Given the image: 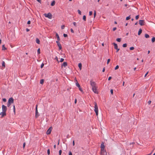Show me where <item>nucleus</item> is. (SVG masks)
<instances>
[{"mask_svg": "<svg viewBox=\"0 0 155 155\" xmlns=\"http://www.w3.org/2000/svg\"><path fill=\"white\" fill-rule=\"evenodd\" d=\"M94 111L95 112L96 115L97 116L98 115V107L97 103L95 102H94Z\"/></svg>", "mask_w": 155, "mask_h": 155, "instance_id": "1", "label": "nucleus"}, {"mask_svg": "<svg viewBox=\"0 0 155 155\" xmlns=\"http://www.w3.org/2000/svg\"><path fill=\"white\" fill-rule=\"evenodd\" d=\"M44 15L45 17L48 18L50 19L52 18V15L50 13H49L48 14H45Z\"/></svg>", "mask_w": 155, "mask_h": 155, "instance_id": "2", "label": "nucleus"}, {"mask_svg": "<svg viewBox=\"0 0 155 155\" xmlns=\"http://www.w3.org/2000/svg\"><path fill=\"white\" fill-rule=\"evenodd\" d=\"M90 84L92 87V88L97 87L96 84L94 81H93L92 80L90 81Z\"/></svg>", "mask_w": 155, "mask_h": 155, "instance_id": "3", "label": "nucleus"}, {"mask_svg": "<svg viewBox=\"0 0 155 155\" xmlns=\"http://www.w3.org/2000/svg\"><path fill=\"white\" fill-rule=\"evenodd\" d=\"M2 111L6 113V111L7 110V107L6 106L4 105H2Z\"/></svg>", "mask_w": 155, "mask_h": 155, "instance_id": "4", "label": "nucleus"}, {"mask_svg": "<svg viewBox=\"0 0 155 155\" xmlns=\"http://www.w3.org/2000/svg\"><path fill=\"white\" fill-rule=\"evenodd\" d=\"M52 129V127H50L47 131L46 133V134L47 135L50 134L51 133Z\"/></svg>", "mask_w": 155, "mask_h": 155, "instance_id": "5", "label": "nucleus"}, {"mask_svg": "<svg viewBox=\"0 0 155 155\" xmlns=\"http://www.w3.org/2000/svg\"><path fill=\"white\" fill-rule=\"evenodd\" d=\"M101 155H107V153L104 149L101 150Z\"/></svg>", "mask_w": 155, "mask_h": 155, "instance_id": "6", "label": "nucleus"}, {"mask_svg": "<svg viewBox=\"0 0 155 155\" xmlns=\"http://www.w3.org/2000/svg\"><path fill=\"white\" fill-rule=\"evenodd\" d=\"M97 86L92 88L93 91L95 94H98V92L97 90Z\"/></svg>", "mask_w": 155, "mask_h": 155, "instance_id": "7", "label": "nucleus"}, {"mask_svg": "<svg viewBox=\"0 0 155 155\" xmlns=\"http://www.w3.org/2000/svg\"><path fill=\"white\" fill-rule=\"evenodd\" d=\"M8 102L10 103L11 104L13 103L14 99L13 98L11 97L9 98Z\"/></svg>", "mask_w": 155, "mask_h": 155, "instance_id": "8", "label": "nucleus"}, {"mask_svg": "<svg viewBox=\"0 0 155 155\" xmlns=\"http://www.w3.org/2000/svg\"><path fill=\"white\" fill-rule=\"evenodd\" d=\"M139 24L141 26L143 25L144 24V20H140L139 21Z\"/></svg>", "mask_w": 155, "mask_h": 155, "instance_id": "9", "label": "nucleus"}, {"mask_svg": "<svg viewBox=\"0 0 155 155\" xmlns=\"http://www.w3.org/2000/svg\"><path fill=\"white\" fill-rule=\"evenodd\" d=\"M0 115H1L2 118L4 116L6 115V113L2 111L0 113Z\"/></svg>", "mask_w": 155, "mask_h": 155, "instance_id": "10", "label": "nucleus"}, {"mask_svg": "<svg viewBox=\"0 0 155 155\" xmlns=\"http://www.w3.org/2000/svg\"><path fill=\"white\" fill-rule=\"evenodd\" d=\"M105 146L104 145V143L103 142L102 143L101 145V150L104 149Z\"/></svg>", "mask_w": 155, "mask_h": 155, "instance_id": "11", "label": "nucleus"}, {"mask_svg": "<svg viewBox=\"0 0 155 155\" xmlns=\"http://www.w3.org/2000/svg\"><path fill=\"white\" fill-rule=\"evenodd\" d=\"M67 63L66 62H64L63 63V64L61 66V68H62L63 66L64 67H66L67 66Z\"/></svg>", "mask_w": 155, "mask_h": 155, "instance_id": "12", "label": "nucleus"}, {"mask_svg": "<svg viewBox=\"0 0 155 155\" xmlns=\"http://www.w3.org/2000/svg\"><path fill=\"white\" fill-rule=\"evenodd\" d=\"M38 110H36L35 114V117L36 118H37L39 116V115L38 114Z\"/></svg>", "mask_w": 155, "mask_h": 155, "instance_id": "13", "label": "nucleus"}, {"mask_svg": "<svg viewBox=\"0 0 155 155\" xmlns=\"http://www.w3.org/2000/svg\"><path fill=\"white\" fill-rule=\"evenodd\" d=\"M76 82H75V84H76V86L78 87H80V85L78 83V81H77V80H76Z\"/></svg>", "mask_w": 155, "mask_h": 155, "instance_id": "14", "label": "nucleus"}, {"mask_svg": "<svg viewBox=\"0 0 155 155\" xmlns=\"http://www.w3.org/2000/svg\"><path fill=\"white\" fill-rule=\"evenodd\" d=\"M113 44L114 46V48L115 49H117L118 48V46H117V45L115 43H114Z\"/></svg>", "mask_w": 155, "mask_h": 155, "instance_id": "15", "label": "nucleus"}, {"mask_svg": "<svg viewBox=\"0 0 155 155\" xmlns=\"http://www.w3.org/2000/svg\"><path fill=\"white\" fill-rule=\"evenodd\" d=\"M57 45L59 48V49L60 50H61L62 48V47H61V44L60 43H59V44L58 43Z\"/></svg>", "mask_w": 155, "mask_h": 155, "instance_id": "16", "label": "nucleus"}, {"mask_svg": "<svg viewBox=\"0 0 155 155\" xmlns=\"http://www.w3.org/2000/svg\"><path fill=\"white\" fill-rule=\"evenodd\" d=\"M78 66L79 67L80 70H81L82 68V64L81 63H80L78 64Z\"/></svg>", "mask_w": 155, "mask_h": 155, "instance_id": "17", "label": "nucleus"}, {"mask_svg": "<svg viewBox=\"0 0 155 155\" xmlns=\"http://www.w3.org/2000/svg\"><path fill=\"white\" fill-rule=\"evenodd\" d=\"M56 36L58 40V41H59L60 40V38L58 34L57 33H56Z\"/></svg>", "mask_w": 155, "mask_h": 155, "instance_id": "18", "label": "nucleus"}, {"mask_svg": "<svg viewBox=\"0 0 155 155\" xmlns=\"http://www.w3.org/2000/svg\"><path fill=\"white\" fill-rule=\"evenodd\" d=\"M36 42L38 44H40V41L39 40L38 38H36Z\"/></svg>", "mask_w": 155, "mask_h": 155, "instance_id": "19", "label": "nucleus"}, {"mask_svg": "<svg viewBox=\"0 0 155 155\" xmlns=\"http://www.w3.org/2000/svg\"><path fill=\"white\" fill-rule=\"evenodd\" d=\"M142 30L141 29H140L138 32V35H140L142 33Z\"/></svg>", "mask_w": 155, "mask_h": 155, "instance_id": "20", "label": "nucleus"}, {"mask_svg": "<svg viewBox=\"0 0 155 155\" xmlns=\"http://www.w3.org/2000/svg\"><path fill=\"white\" fill-rule=\"evenodd\" d=\"M7 49L5 47V45H3L2 47V50H5Z\"/></svg>", "mask_w": 155, "mask_h": 155, "instance_id": "21", "label": "nucleus"}, {"mask_svg": "<svg viewBox=\"0 0 155 155\" xmlns=\"http://www.w3.org/2000/svg\"><path fill=\"white\" fill-rule=\"evenodd\" d=\"M55 4V2L54 1H53L51 4V5L52 6H53Z\"/></svg>", "mask_w": 155, "mask_h": 155, "instance_id": "22", "label": "nucleus"}, {"mask_svg": "<svg viewBox=\"0 0 155 155\" xmlns=\"http://www.w3.org/2000/svg\"><path fill=\"white\" fill-rule=\"evenodd\" d=\"M145 37L146 38H148L149 37V36L147 34H145Z\"/></svg>", "mask_w": 155, "mask_h": 155, "instance_id": "23", "label": "nucleus"}, {"mask_svg": "<svg viewBox=\"0 0 155 155\" xmlns=\"http://www.w3.org/2000/svg\"><path fill=\"white\" fill-rule=\"evenodd\" d=\"M2 67H5V62L4 61H3L2 62Z\"/></svg>", "mask_w": 155, "mask_h": 155, "instance_id": "24", "label": "nucleus"}, {"mask_svg": "<svg viewBox=\"0 0 155 155\" xmlns=\"http://www.w3.org/2000/svg\"><path fill=\"white\" fill-rule=\"evenodd\" d=\"M13 111L14 113H15V105H14L13 106Z\"/></svg>", "mask_w": 155, "mask_h": 155, "instance_id": "25", "label": "nucleus"}, {"mask_svg": "<svg viewBox=\"0 0 155 155\" xmlns=\"http://www.w3.org/2000/svg\"><path fill=\"white\" fill-rule=\"evenodd\" d=\"M116 41L119 42H120L121 41V38H117L116 39Z\"/></svg>", "mask_w": 155, "mask_h": 155, "instance_id": "26", "label": "nucleus"}, {"mask_svg": "<svg viewBox=\"0 0 155 155\" xmlns=\"http://www.w3.org/2000/svg\"><path fill=\"white\" fill-rule=\"evenodd\" d=\"M44 80L43 79H41L40 80V83L41 84H43V83H44Z\"/></svg>", "mask_w": 155, "mask_h": 155, "instance_id": "27", "label": "nucleus"}, {"mask_svg": "<svg viewBox=\"0 0 155 155\" xmlns=\"http://www.w3.org/2000/svg\"><path fill=\"white\" fill-rule=\"evenodd\" d=\"M83 19L85 21H86V16L85 15L83 16Z\"/></svg>", "mask_w": 155, "mask_h": 155, "instance_id": "28", "label": "nucleus"}, {"mask_svg": "<svg viewBox=\"0 0 155 155\" xmlns=\"http://www.w3.org/2000/svg\"><path fill=\"white\" fill-rule=\"evenodd\" d=\"M155 41V38L153 37L152 39V42H154Z\"/></svg>", "mask_w": 155, "mask_h": 155, "instance_id": "29", "label": "nucleus"}, {"mask_svg": "<svg viewBox=\"0 0 155 155\" xmlns=\"http://www.w3.org/2000/svg\"><path fill=\"white\" fill-rule=\"evenodd\" d=\"M127 44H124L123 45V47L124 48H125L127 47Z\"/></svg>", "mask_w": 155, "mask_h": 155, "instance_id": "30", "label": "nucleus"}, {"mask_svg": "<svg viewBox=\"0 0 155 155\" xmlns=\"http://www.w3.org/2000/svg\"><path fill=\"white\" fill-rule=\"evenodd\" d=\"M130 16H128V17H126V20H129V19H130Z\"/></svg>", "mask_w": 155, "mask_h": 155, "instance_id": "31", "label": "nucleus"}, {"mask_svg": "<svg viewBox=\"0 0 155 155\" xmlns=\"http://www.w3.org/2000/svg\"><path fill=\"white\" fill-rule=\"evenodd\" d=\"M78 14L79 15H81V11L79 10H78Z\"/></svg>", "mask_w": 155, "mask_h": 155, "instance_id": "32", "label": "nucleus"}, {"mask_svg": "<svg viewBox=\"0 0 155 155\" xmlns=\"http://www.w3.org/2000/svg\"><path fill=\"white\" fill-rule=\"evenodd\" d=\"M96 14V12L95 11H94V18H95Z\"/></svg>", "mask_w": 155, "mask_h": 155, "instance_id": "33", "label": "nucleus"}, {"mask_svg": "<svg viewBox=\"0 0 155 155\" xmlns=\"http://www.w3.org/2000/svg\"><path fill=\"white\" fill-rule=\"evenodd\" d=\"M110 92L111 93V94L112 95H113V89H111L110 91Z\"/></svg>", "mask_w": 155, "mask_h": 155, "instance_id": "34", "label": "nucleus"}, {"mask_svg": "<svg viewBox=\"0 0 155 155\" xmlns=\"http://www.w3.org/2000/svg\"><path fill=\"white\" fill-rule=\"evenodd\" d=\"M40 48H38V49L37 52H38V54H40Z\"/></svg>", "mask_w": 155, "mask_h": 155, "instance_id": "35", "label": "nucleus"}, {"mask_svg": "<svg viewBox=\"0 0 155 155\" xmlns=\"http://www.w3.org/2000/svg\"><path fill=\"white\" fill-rule=\"evenodd\" d=\"M47 153L48 155H49L50 154V151L49 149H48L47 150Z\"/></svg>", "mask_w": 155, "mask_h": 155, "instance_id": "36", "label": "nucleus"}, {"mask_svg": "<svg viewBox=\"0 0 155 155\" xmlns=\"http://www.w3.org/2000/svg\"><path fill=\"white\" fill-rule=\"evenodd\" d=\"M134 48L133 47H131L130 48V49L131 50H133L134 49Z\"/></svg>", "mask_w": 155, "mask_h": 155, "instance_id": "37", "label": "nucleus"}, {"mask_svg": "<svg viewBox=\"0 0 155 155\" xmlns=\"http://www.w3.org/2000/svg\"><path fill=\"white\" fill-rule=\"evenodd\" d=\"M119 67L118 65H117L115 68V70H117L119 68Z\"/></svg>", "mask_w": 155, "mask_h": 155, "instance_id": "38", "label": "nucleus"}, {"mask_svg": "<svg viewBox=\"0 0 155 155\" xmlns=\"http://www.w3.org/2000/svg\"><path fill=\"white\" fill-rule=\"evenodd\" d=\"M110 59H108L107 60V64H109V63L110 62Z\"/></svg>", "mask_w": 155, "mask_h": 155, "instance_id": "39", "label": "nucleus"}, {"mask_svg": "<svg viewBox=\"0 0 155 155\" xmlns=\"http://www.w3.org/2000/svg\"><path fill=\"white\" fill-rule=\"evenodd\" d=\"M78 88H79V90L81 91H83V90H82V89L81 88V86H80V87H78Z\"/></svg>", "mask_w": 155, "mask_h": 155, "instance_id": "40", "label": "nucleus"}, {"mask_svg": "<svg viewBox=\"0 0 155 155\" xmlns=\"http://www.w3.org/2000/svg\"><path fill=\"white\" fill-rule=\"evenodd\" d=\"M139 18V15H137L135 17V18L136 20H137Z\"/></svg>", "mask_w": 155, "mask_h": 155, "instance_id": "41", "label": "nucleus"}, {"mask_svg": "<svg viewBox=\"0 0 155 155\" xmlns=\"http://www.w3.org/2000/svg\"><path fill=\"white\" fill-rule=\"evenodd\" d=\"M73 24L75 27L77 26V24L75 22H73Z\"/></svg>", "mask_w": 155, "mask_h": 155, "instance_id": "42", "label": "nucleus"}, {"mask_svg": "<svg viewBox=\"0 0 155 155\" xmlns=\"http://www.w3.org/2000/svg\"><path fill=\"white\" fill-rule=\"evenodd\" d=\"M64 60V58H61V60L60 61V62H63Z\"/></svg>", "mask_w": 155, "mask_h": 155, "instance_id": "43", "label": "nucleus"}, {"mask_svg": "<svg viewBox=\"0 0 155 155\" xmlns=\"http://www.w3.org/2000/svg\"><path fill=\"white\" fill-rule=\"evenodd\" d=\"M59 155H61L62 153V151L61 150H60L59 152Z\"/></svg>", "mask_w": 155, "mask_h": 155, "instance_id": "44", "label": "nucleus"}, {"mask_svg": "<svg viewBox=\"0 0 155 155\" xmlns=\"http://www.w3.org/2000/svg\"><path fill=\"white\" fill-rule=\"evenodd\" d=\"M92 11H90L89 12V15H91L92 14Z\"/></svg>", "mask_w": 155, "mask_h": 155, "instance_id": "45", "label": "nucleus"}, {"mask_svg": "<svg viewBox=\"0 0 155 155\" xmlns=\"http://www.w3.org/2000/svg\"><path fill=\"white\" fill-rule=\"evenodd\" d=\"M44 66V64L43 63H42L41 65V68H42Z\"/></svg>", "mask_w": 155, "mask_h": 155, "instance_id": "46", "label": "nucleus"}, {"mask_svg": "<svg viewBox=\"0 0 155 155\" xmlns=\"http://www.w3.org/2000/svg\"><path fill=\"white\" fill-rule=\"evenodd\" d=\"M11 104L10 103L8 102V104H7V106L8 107H9L10 106Z\"/></svg>", "mask_w": 155, "mask_h": 155, "instance_id": "47", "label": "nucleus"}, {"mask_svg": "<svg viewBox=\"0 0 155 155\" xmlns=\"http://www.w3.org/2000/svg\"><path fill=\"white\" fill-rule=\"evenodd\" d=\"M63 36H64V37H67L68 36L67 35V34H63Z\"/></svg>", "mask_w": 155, "mask_h": 155, "instance_id": "48", "label": "nucleus"}, {"mask_svg": "<svg viewBox=\"0 0 155 155\" xmlns=\"http://www.w3.org/2000/svg\"><path fill=\"white\" fill-rule=\"evenodd\" d=\"M65 26L64 25H62L61 26V29H64V28Z\"/></svg>", "mask_w": 155, "mask_h": 155, "instance_id": "49", "label": "nucleus"}, {"mask_svg": "<svg viewBox=\"0 0 155 155\" xmlns=\"http://www.w3.org/2000/svg\"><path fill=\"white\" fill-rule=\"evenodd\" d=\"M2 100L4 102H5L6 101V99L5 98H3Z\"/></svg>", "mask_w": 155, "mask_h": 155, "instance_id": "50", "label": "nucleus"}, {"mask_svg": "<svg viewBox=\"0 0 155 155\" xmlns=\"http://www.w3.org/2000/svg\"><path fill=\"white\" fill-rule=\"evenodd\" d=\"M25 145V143L24 142L23 143V147L24 148Z\"/></svg>", "mask_w": 155, "mask_h": 155, "instance_id": "51", "label": "nucleus"}, {"mask_svg": "<svg viewBox=\"0 0 155 155\" xmlns=\"http://www.w3.org/2000/svg\"><path fill=\"white\" fill-rule=\"evenodd\" d=\"M117 29V28L116 27H114L113 28V31H115Z\"/></svg>", "mask_w": 155, "mask_h": 155, "instance_id": "52", "label": "nucleus"}, {"mask_svg": "<svg viewBox=\"0 0 155 155\" xmlns=\"http://www.w3.org/2000/svg\"><path fill=\"white\" fill-rule=\"evenodd\" d=\"M31 23V21H28L27 22V24H30Z\"/></svg>", "mask_w": 155, "mask_h": 155, "instance_id": "53", "label": "nucleus"}, {"mask_svg": "<svg viewBox=\"0 0 155 155\" xmlns=\"http://www.w3.org/2000/svg\"><path fill=\"white\" fill-rule=\"evenodd\" d=\"M151 101H148V104H150V103H151Z\"/></svg>", "mask_w": 155, "mask_h": 155, "instance_id": "54", "label": "nucleus"}, {"mask_svg": "<svg viewBox=\"0 0 155 155\" xmlns=\"http://www.w3.org/2000/svg\"><path fill=\"white\" fill-rule=\"evenodd\" d=\"M71 31L72 33H74V31L73 30V29L72 28H71Z\"/></svg>", "mask_w": 155, "mask_h": 155, "instance_id": "55", "label": "nucleus"}, {"mask_svg": "<svg viewBox=\"0 0 155 155\" xmlns=\"http://www.w3.org/2000/svg\"><path fill=\"white\" fill-rule=\"evenodd\" d=\"M148 71L146 74H145V76H144V77H145L147 75V74H148Z\"/></svg>", "mask_w": 155, "mask_h": 155, "instance_id": "56", "label": "nucleus"}, {"mask_svg": "<svg viewBox=\"0 0 155 155\" xmlns=\"http://www.w3.org/2000/svg\"><path fill=\"white\" fill-rule=\"evenodd\" d=\"M54 59L55 60H56L57 61H58V58L57 56H56L55 58H54Z\"/></svg>", "mask_w": 155, "mask_h": 155, "instance_id": "57", "label": "nucleus"}, {"mask_svg": "<svg viewBox=\"0 0 155 155\" xmlns=\"http://www.w3.org/2000/svg\"><path fill=\"white\" fill-rule=\"evenodd\" d=\"M69 155H72V153L71 151L69 152Z\"/></svg>", "mask_w": 155, "mask_h": 155, "instance_id": "58", "label": "nucleus"}, {"mask_svg": "<svg viewBox=\"0 0 155 155\" xmlns=\"http://www.w3.org/2000/svg\"><path fill=\"white\" fill-rule=\"evenodd\" d=\"M116 49L117 50V51L116 52H117L118 51L120 50V49L119 48H117V49Z\"/></svg>", "mask_w": 155, "mask_h": 155, "instance_id": "59", "label": "nucleus"}, {"mask_svg": "<svg viewBox=\"0 0 155 155\" xmlns=\"http://www.w3.org/2000/svg\"><path fill=\"white\" fill-rule=\"evenodd\" d=\"M38 2H39L40 3H41V0H37Z\"/></svg>", "mask_w": 155, "mask_h": 155, "instance_id": "60", "label": "nucleus"}, {"mask_svg": "<svg viewBox=\"0 0 155 155\" xmlns=\"http://www.w3.org/2000/svg\"><path fill=\"white\" fill-rule=\"evenodd\" d=\"M111 78V77H109L108 78V80H110Z\"/></svg>", "mask_w": 155, "mask_h": 155, "instance_id": "61", "label": "nucleus"}, {"mask_svg": "<svg viewBox=\"0 0 155 155\" xmlns=\"http://www.w3.org/2000/svg\"><path fill=\"white\" fill-rule=\"evenodd\" d=\"M74 144H75L74 141L73 140V146H74Z\"/></svg>", "mask_w": 155, "mask_h": 155, "instance_id": "62", "label": "nucleus"}, {"mask_svg": "<svg viewBox=\"0 0 155 155\" xmlns=\"http://www.w3.org/2000/svg\"><path fill=\"white\" fill-rule=\"evenodd\" d=\"M105 71V68H103V69L102 71H103V72H104V71Z\"/></svg>", "mask_w": 155, "mask_h": 155, "instance_id": "63", "label": "nucleus"}, {"mask_svg": "<svg viewBox=\"0 0 155 155\" xmlns=\"http://www.w3.org/2000/svg\"><path fill=\"white\" fill-rule=\"evenodd\" d=\"M59 41H58V40L57 41H56V43H57V44H58H58H59V43H60L59 42Z\"/></svg>", "mask_w": 155, "mask_h": 155, "instance_id": "64", "label": "nucleus"}]
</instances>
